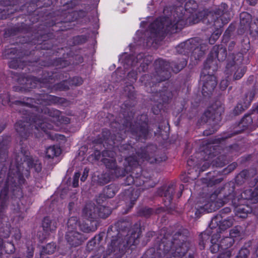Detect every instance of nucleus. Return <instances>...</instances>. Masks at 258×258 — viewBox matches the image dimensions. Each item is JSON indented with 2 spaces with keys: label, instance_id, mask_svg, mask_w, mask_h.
I'll list each match as a JSON object with an SVG mask.
<instances>
[{
  "label": "nucleus",
  "instance_id": "9",
  "mask_svg": "<svg viewBox=\"0 0 258 258\" xmlns=\"http://www.w3.org/2000/svg\"><path fill=\"white\" fill-rule=\"evenodd\" d=\"M235 58L233 57V55L229 56V62L226 66V71L227 73L234 72V79L238 80L243 76L246 70L244 66H239L238 63L235 61Z\"/></svg>",
  "mask_w": 258,
  "mask_h": 258
},
{
  "label": "nucleus",
  "instance_id": "25",
  "mask_svg": "<svg viewBox=\"0 0 258 258\" xmlns=\"http://www.w3.org/2000/svg\"><path fill=\"white\" fill-rule=\"evenodd\" d=\"M234 243V239L231 237H226L220 241V247L221 250H227Z\"/></svg>",
  "mask_w": 258,
  "mask_h": 258
},
{
  "label": "nucleus",
  "instance_id": "41",
  "mask_svg": "<svg viewBox=\"0 0 258 258\" xmlns=\"http://www.w3.org/2000/svg\"><path fill=\"white\" fill-rule=\"evenodd\" d=\"M135 178L133 177L132 175H130L126 177L125 181V184L128 185H131L132 184H135Z\"/></svg>",
  "mask_w": 258,
  "mask_h": 258
},
{
  "label": "nucleus",
  "instance_id": "60",
  "mask_svg": "<svg viewBox=\"0 0 258 258\" xmlns=\"http://www.w3.org/2000/svg\"><path fill=\"white\" fill-rule=\"evenodd\" d=\"M138 165V164L136 166L131 167V171L132 170H133V168H134V167H136V168H137V169H138V167H137V166Z\"/></svg>",
  "mask_w": 258,
  "mask_h": 258
},
{
  "label": "nucleus",
  "instance_id": "59",
  "mask_svg": "<svg viewBox=\"0 0 258 258\" xmlns=\"http://www.w3.org/2000/svg\"><path fill=\"white\" fill-rule=\"evenodd\" d=\"M199 49L198 47H197L195 49H194V53H196V51H198Z\"/></svg>",
  "mask_w": 258,
  "mask_h": 258
},
{
  "label": "nucleus",
  "instance_id": "26",
  "mask_svg": "<svg viewBox=\"0 0 258 258\" xmlns=\"http://www.w3.org/2000/svg\"><path fill=\"white\" fill-rule=\"evenodd\" d=\"M255 95L254 89H251L246 92L242 97L243 103L245 104V106H248L251 102Z\"/></svg>",
  "mask_w": 258,
  "mask_h": 258
},
{
  "label": "nucleus",
  "instance_id": "31",
  "mask_svg": "<svg viewBox=\"0 0 258 258\" xmlns=\"http://www.w3.org/2000/svg\"><path fill=\"white\" fill-rule=\"evenodd\" d=\"M249 210H246L243 206H239L236 207L235 213L237 217L245 218L247 217Z\"/></svg>",
  "mask_w": 258,
  "mask_h": 258
},
{
  "label": "nucleus",
  "instance_id": "30",
  "mask_svg": "<svg viewBox=\"0 0 258 258\" xmlns=\"http://www.w3.org/2000/svg\"><path fill=\"white\" fill-rule=\"evenodd\" d=\"M211 159L212 157L211 155H209L208 157V158L206 159V161L203 164L202 167V170L203 171H204L206 169H207L212 164H213V165H215L216 166H223V165L225 164L224 163H218L217 161L216 162V163H214V161H212V162H211Z\"/></svg>",
  "mask_w": 258,
  "mask_h": 258
},
{
  "label": "nucleus",
  "instance_id": "64",
  "mask_svg": "<svg viewBox=\"0 0 258 258\" xmlns=\"http://www.w3.org/2000/svg\"><path fill=\"white\" fill-rule=\"evenodd\" d=\"M256 111L258 112V105H257V106L256 108Z\"/></svg>",
  "mask_w": 258,
  "mask_h": 258
},
{
  "label": "nucleus",
  "instance_id": "58",
  "mask_svg": "<svg viewBox=\"0 0 258 258\" xmlns=\"http://www.w3.org/2000/svg\"><path fill=\"white\" fill-rule=\"evenodd\" d=\"M173 69V71L176 73L178 72L179 70L178 69H177L176 70H174L173 69Z\"/></svg>",
  "mask_w": 258,
  "mask_h": 258
},
{
  "label": "nucleus",
  "instance_id": "6",
  "mask_svg": "<svg viewBox=\"0 0 258 258\" xmlns=\"http://www.w3.org/2000/svg\"><path fill=\"white\" fill-rule=\"evenodd\" d=\"M226 7L227 5L226 4H222L218 8L216 9L214 11V19L212 20L210 19L209 21H208L206 20V22H204V23H209L210 24L213 23L212 26L216 29V30L209 38V41L210 44H214L221 34L222 31L219 28H221L222 26L223 23L220 17L224 14V10Z\"/></svg>",
  "mask_w": 258,
  "mask_h": 258
},
{
  "label": "nucleus",
  "instance_id": "46",
  "mask_svg": "<svg viewBox=\"0 0 258 258\" xmlns=\"http://www.w3.org/2000/svg\"><path fill=\"white\" fill-rule=\"evenodd\" d=\"M134 193H135V197L131 198V204L132 205H134V202L137 200V199L138 198V197L139 196V194L137 192V191H135Z\"/></svg>",
  "mask_w": 258,
  "mask_h": 258
},
{
  "label": "nucleus",
  "instance_id": "62",
  "mask_svg": "<svg viewBox=\"0 0 258 258\" xmlns=\"http://www.w3.org/2000/svg\"><path fill=\"white\" fill-rule=\"evenodd\" d=\"M100 155V153L99 152H97L95 153V155Z\"/></svg>",
  "mask_w": 258,
  "mask_h": 258
},
{
  "label": "nucleus",
  "instance_id": "51",
  "mask_svg": "<svg viewBox=\"0 0 258 258\" xmlns=\"http://www.w3.org/2000/svg\"><path fill=\"white\" fill-rule=\"evenodd\" d=\"M195 41V39H191V40H189V42H186L184 44V46L185 47H187L188 46V45H189V43H194V42Z\"/></svg>",
  "mask_w": 258,
  "mask_h": 258
},
{
  "label": "nucleus",
  "instance_id": "23",
  "mask_svg": "<svg viewBox=\"0 0 258 258\" xmlns=\"http://www.w3.org/2000/svg\"><path fill=\"white\" fill-rule=\"evenodd\" d=\"M149 181V178H146L143 175H141L139 177H136L135 184L137 186H141L143 185L144 187L142 188V189H145L148 188L150 186V184H148Z\"/></svg>",
  "mask_w": 258,
  "mask_h": 258
},
{
  "label": "nucleus",
  "instance_id": "20",
  "mask_svg": "<svg viewBox=\"0 0 258 258\" xmlns=\"http://www.w3.org/2000/svg\"><path fill=\"white\" fill-rule=\"evenodd\" d=\"M26 124H28L26 122ZM27 124L25 123L24 121H18L15 124V128L18 133H19L22 137L27 135V133H29V128H26Z\"/></svg>",
  "mask_w": 258,
  "mask_h": 258
},
{
  "label": "nucleus",
  "instance_id": "56",
  "mask_svg": "<svg viewBox=\"0 0 258 258\" xmlns=\"http://www.w3.org/2000/svg\"><path fill=\"white\" fill-rule=\"evenodd\" d=\"M114 195V192H112V194H110V195H108L107 196L109 197L110 198L113 197Z\"/></svg>",
  "mask_w": 258,
  "mask_h": 258
},
{
  "label": "nucleus",
  "instance_id": "1",
  "mask_svg": "<svg viewBox=\"0 0 258 258\" xmlns=\"http://www.w3.org/2000/svg\"><path fill=\"white\" fill-rule=\"evenodd\" d=\"M197 3L194 0H189L186 3L184 8L178 7L173 14L174 19L171 21L169 18H159L150 25V29L153 37L160 35L164 31L173 32L182 29L187 24H194L203 20V22L214 19V11L204 10L197 13Z\"/></svg>",
  "mask_w": 258,
  "mask_h": 258
},
{
  "label": "nucleus",
  "instance_id": "24",
  "mask_svg": "<svg viewBox=\"0 0 258 258\" xmlns=\"http://www.w3.org/2000/svg\"><path fill=\"white\" fill-rule=\"evenodd\" d=\"M98 215V218H107L111 213V209L108 207H105L104 206H99L97 207Z\"/></svg>",
  "mask_w": 258,
  "mask_h": 258
},
{
  "label": "nucleus",
  "instance_id": "47",
  "mask_svg": "<svg viewBox=\"0 0 258 258\" xmlns=\"http://www.w3.org/2000/svg\"><path fill=\"white\" fill-rule=\"evenodd\" d=\"M230 211H231L230 209L228 207H226V208H224L220 211V214H221L222 215V214L223 213H228L230 212Z\"/></svg>",
  "mask_w": 258,
  "mask_h": 258
},
{
  "label": "nucleus",
  "instance_id": "43",
  "mask_svg": "<svg viewBox=\"0 0 258 258\" xmlns=\"http://www.w3.org/2000/svg\"><path fill=\"white\" fill-rule=\"evenodd\" d=\"M228 86V81L227 80H223L220 84V87L222 90H225Z\"/></svg>",
  "mask_w": 258,
  "mask_h": 258
},
{
  "label": "nucleus",
  "instance_id": "35",
  "mask_svg": "<svg viewBox=\"0 0 258 258\" xmlns=\"http://www.w3.org/2000/svg\"><path fill=\"white\" fill-rule=\"evenodd\" d=\"M38 81L35 78H29L27 79L26 85L27 88H33L36 87V84Z\"/></svg>",
  "mask_w": 258,
  "mask_h": 258
},
{
  "label": "nucleus",
  "instance_id": "52",
  "mask_svg": "<svg viewBox=\"0 0 258 258\" xmlns=\"http://www.w3.org/2000/svg\"><path fill=\"white\" fill-rule=\"evenodd\" d=\"M33 256V252L30 251L28 253L26 258H32Z\"/></svg>",
  "mask_w": 258,
  "mask_h": 258
},
{
  "label": "nucleus",
  "instance_id": "39",
  "mask_svg": "<svg viewBox=\"0 0 258 258\" xmlns=\"http://www.w3.org/2000/svg\"><path fill=\"white\" fill-rule=\"evenodd\" d=\"M239 228V227H235L233 229H231L230 232V237L233 238V237H236L239 236L240 232Z\"/></svg>",
  "mask_w": 258,
  "mask_h": 258
},
{
  "label": "nucleus",
  "instance_id": "32",
  "mask_svg": "<svg viewBox=\"0 0 258 258\" xmlns=\"http://www.w3.org/2000/svg\"><path fill=\"white\" fill-rule=\"evenodd\" d=\"M187 251V247L186 244L185 243H182L181 246L177 247L176 249L175 253L178 257H179L184 255Z\"/></svg>",
  "mask_w": 258,
  "mask_h": 258
},
{
  "label": "nucleus",
  "instance_id": "21",
  "mask_svg": "<svg viewBox=\"0 0 258 258\" xmlns=\"http://www.w3.org/2000/svg\"><path fill=\"white\" fill-rule=\"evenodd\" d=\"M60 154L59 148L53 146L47 148L45 151V157L47 159H53Z\"/></svg>",
  "mask_w": 258,
  "mask_h": 258
},
{
  "label": "nucleus",
  "instance_id": "48",
  "mask_svg": "<svg viewBox=\"0 0 258 258\" xmlns=\"http://www.w3.org/2000/svg\"><path fill=\"white\" fill-rule=\"evenodd\" d=\"M235 46V42L231 41L229 44L228 49L229 51H232L234 46Z\"/></svg>",
  "mask_w": 258,
  "mask_h": 258
},
{
  "label": "nucleus",
  "instance_id": "4",
  "mask_svg": "<svg viewBox=\"0 0 258 258\" xmlns=\"http://www.w3.org/2000/svg\"><path fill=\"white\" fill-rule=\"evenodd\" d=\"M136 236L135 233L132 234L130 237L126 238L125 241L120 237L113 238L108 246L106 251L107 254H110L113 252L117 253L120 251H123L126 247L137 244L139 240Z\"/></svg>",
  "mask_w": 258,
  "mask_h": 258
},
{
  "label": "nucleus",
  "instance_id": "45",
  "mask_svg": "<svg viewBox=\"0 0 258 258\" xmlns=\"http://www.w3.org/2000/svg\"><path fill=\"white\" fill-rule=\"evenodd\" d=\"M152 210L150 208H145L143 209L142 211V215L145 216H148L150 215L152 213Z\"/></svg>",
  "mask_w": 258,
  "mask_h": 258
},
{
  "label": "nucleus",
  "instance_id": "49",
  "mask_svg": "<svg viewBox=\"0 0 258 258\" xmlns=\"http://www.w3.org/2000/svg\"><path fill=\"white\" fill-rule=\"evenodd\" d=\"M258 0H246L247 2L249 3V5L254 6L255 5L257 2Z\"/></svg>",
  "mask_w": 258,
  "mask_h": 258
},
{
  "label": "nucleus",
  "instance_id": "27",
  "mask_svg": "<svg viewBox=\"0 0 258 258\" xmlns=\"http://www.w3.org/2000/svg\"><path fill=\"white\" fill-rule=\"evenodd\" d=\"M79 227L80 230L84 232L88 233L90 232H93L97 229V222H95L94 224H92L91 226H89L88 223H82L79 225Z\"/></svg>",
  "mask_w": 258,
  "mask_h": 258
},
{
  "label": "nucleus",
  "instance_id": "15",
  "mask_svg": "<svg viewBox=\"0 0 258 258\" xmlns=\"http://www.w3.org/2000/svg\"><path fill=\"white\" fill-rule=\"evenodd\" d=\"M58 222V218L51 219L49 217H46L42 222V227L46 232L52 231L56 230Z\"/></svg>",
  "mask_w": 258,
  "mask_h": 258
},
{
  "label": "nucleus",
  "instance_id": "36",
  "mask_svg": "<svg viewBox=\"0 0 258 258\" xmlns=\"http://www.w3.org/2000/svg\"><path fill=\"white\" fill-rule=\"evenodd\" d=\"M160 95L162 97V100L164 102H167L169 99L171 98L172 96L171 92L168 90L162 92Z\"/></svg>",
  "mask_w": 258,
  "mask_h": 258
},
{
  "label": "nucleus",
  "instance_id": "17",
  "mask_svg": "<svg viewBox=\"0 0 258 258\" xmlns=\"http://www.w3.org/2000/svg\"><path fill=\"white\" fill-rule=\"evenodd\" d=\"M174 187L173 185H169L166 189H165L162 194H161V196H164L163 199L165 205L168 207H169L172 200V197L174 192Z\"/></svg>",
  "mask_w": 258,
  "mask_h": 258
},
{
  "label": "nucleus",
  "instance_id": "14",
  "mask_svg": "<svg viewBox=\"0 0 258 258\" xmlns=\"http://www.w3.org/2000/svg\"><path fill=\"white\" fill-rule=\"evenodd\" d=\"M222 218L221 214L217 215L212 219V224H216L221 229H223L229 228L233 224V219L232 217H229L223 221H222Z\"/></svg>",
  "mask_w": 258,
  "mask_h": 258
},
{
  "label": "nucleus",
  "instance_id": "33",
  "mask_svg": "<svg viewBox=\"0 0 258 258\" xmlns=\"http://www.w3.org/2000/svg\"><path fill=\"white\" fill-rule=\"evenodd\" d=\"M252 123V119L251 117L249 115H245L244 117L241 119L240 124L242 126L247 128Z\"/></svg>",
  "mask_w": 258,
  "mask_h": 258
},
{
  "label": "nucleus",
  "instance_id": "8",
  "mask_svg": "<svg viewBox=\"0 0 258 258\" xmlns=\"http://www.w3.org/2000/svg\"><path fill=\"white\" fill-rule=\"evenodd\" d=\"M138 156L139 157L138 160L135 159L133 156H130L125 159L124 162V170L126 172H131V167L136 166L141 161L147 160L152 163L156 160L154 158H150L149 155L145 151H143L142 153H138Z\"/></svg>",
  "mask_w": 258,
  "mask_h": 258
},
{
  "label": "nucleus",
  "instance_id": "10",
  "mask_svg": "<svg viewBox=\"0 0 258 258\" xmlns=\"http://www.w3.org/2000/svg\"><path fill=\"white\" fill-rule=\"evenodd\" d=\"M155 66L157 73L162 77L159 81H164L169 77L170 65L168 62L163 59H158L155 61Z\"/></svg>",
  "mask_w": 258,
  "mask_h": 258
},
{
  "label": "nucleus",
  "instance_id": "57",
  "mask_svg": "<svg viewBox=\"0 0 258 258\" xmlns=\"http://www.w3.org/2000/svg\"><path fill=\"white\" fill-rule=\"evenodd\" d=\"M110 188H108L106 189V194H107V195L109 193V192L110 191Z\"/></svg>",
  "mask_w": 258,
  "mask_h": 258
},
{
  "label": "nucleus",
  "instance_id": "40",
  "mask_svg": "<svg viewBox=\"0 0 258 258\" xmlns=\"http://www.w3.org/2000/svg\"><path fill=\"white\" fill-rule=\"evenodd\" d=\"M80 176L79 172H76L73 177V186L76 187L79 186V179Z\"/></svg>",
  "mask_w": 258,
  "mask_h": 258
},
{
  "label": "nucleus",
  "instance_id": "61",
  "mask_svg": "<svg viewBox=\"0 0 258 258\" xmlns=\"http://www.w3.org/2000/svg\"><path fill=\"white\" fill-rule=\"evenodd\" d=\"M138 165V164L136 166L131 167V171L132 170H133V168H134V167H136V168H137V169H138V167H137V166Z\"/></svg>",
  "mask_w": 258,
  "mask_h": 258
},
{
  "label": "nucleus",
  "instance_id": "2",
  "mask_svg": "<svg viewBox=\"0 0 258 258\" xmlns=\"http://www.w3.org/2000/svg\"><path fill=\"white\" fill-rule=\"evenodd\" d=\"M56 100L55 97L45 94L40 96L37 99L39 102L35 101V104H30L29 107L31 110L26 111H33L29 119L31 121L30 126L31 129L34 127L36 130L41 129L46 132V130H51L53 128V126L48 121L53 122L57 125L70 122V118L61 115L60 111L46 106V105L55 103Z\"/></svg>",
  "mask_w": 258,
  "mask_h": 258
},
{
  "label": "nucleus",
  "instance_id": "50",
  "mask_svg": "<svg viewBox=\"0 0 258 258\" xmlns=\"http://www.w3.org/2000/svg\"><path fill=\"white\" fill-rule=\"evenodd\" d=\"M236 163H233V164L230 165L229 166H228V168L229 170H234L236 167Z\"/></svg>",
  "mask_w": 258,
  "mask_h": 258
},
{
  "label": "nucleus",
  "instance_id": "38",
  "mask_svg": "<svg viewBox=\"0 0 258 258\" xmlns=\"http://www.w3.org/2000/svg\"><path fill=\"white\" fill-rule=\"evenodd\" d=\"M223 252H221L217 258H230L231 255L230 250H223Z\"/></svg>",
  "mask_w": 258,
  "mask_h": 258
},
{
  "label": "nucleus",
  "instance_id": "12",
  "mask_svg": "<svg viewBox=\"0 0 258 258\" xmlns=\"http://www.w3.org/2000/svg\"><path fill=\"white\" fill-rule=\"evenodd\" d=\"M97 211V207L94 204L89 203L87 204L83 211V216L94 223L98 219Z\"/></svg>",
  "mask_w": 258,
  "mask_h": 258
},
{
  "label": "nucleus",
  "instance_id": "11",
  "mask_svg": "<svg viewBox=\"0 0 258 258\" xmlns=\"http://www.w3.org/2000/svg\"><path fill=\"white\" fill-rule=\"evenodd\" d=\"M66 239L70 245L74 246L79 245L84 240L83 235L77 231H68Z\"/></svg>",
  "mask_w": 258,
  "mask_h": 258
},
{
  "label": "nucleus",
  "instance_id": "13",
  "mask_svg": "<svg viewBox=\"0 0 258 258\" xmlns=\"http://www.w3.org/2000/svg\"><path fill=\"white\" fill-rule=\"evenodd\" d=\"M102 156L104 158L102 161L106 166L110 169H115L116 168V162L114 159L115 154L111 151H104L102 152Z\"/></svg>",
  "mask_w": 258,
  "mask_h": 258
},
{
  "label": "nucleus",
  "instance_id": "28",
  "mask_svg": "<svg viewBox=\"0 0 258 258\" xmlns=\"http://www.w3.org/2000/svg\"><path fill=\"white\" fill-rule=\"evenodd\" d=\"M67 226L68 231H76V229L78 226L77 217L73 216L69 218L68 221Z\"/></svg>",
  "mask_w": 258,
  "mask_h": 258
},
{
  "label": "nucleus",
  "instance_id": "37",
  "mask_svg": "<svg viewBox=\"0 0 258 258\" xmlns=\"http://www.w3.org/2000/svg\"><path fill=\"white\" fill-rule=\"evenodd\" d=\"M248 29L250 30L251 33H255L258 35V20H257L256 22L251 23Z\"/></svg>",
  "mask_w": 258,
  "mask_h": 258
},
{
  "label": "nucleus",
  "instance_id": "22",
  "mask_svg": "<svg viewBox=\"0 0 258 258\" xmlns=\"http://www.w3.org/2000/svg\"><path fill=\"white\" fill-rule=\"evenodd\" d=\"M219 238V235L218 234H214L212 236L211 242L212 245L210 246V250L212 253H216L219 251H222L220 247V243L219 244L218 239Z\"/></svg>",
  "mask_w": 258,
  "mask_h": 258
},
{
  "label": "nucleus",
  "instance_id": "42",
  "mask_svg": "<svg viewBox=\"0 0 258 258\" xmlns=\"http://www.w3.org/2000/svg\"><path fill=\"white\" fill-rule=\"evenodd\" d=\"M248 250L246 249H241L236 258H247Z\"/></svg>",
  "mask_w": 258,
  "mask_h": 258
},
{
  "label": "nucleus",
  "instance_id": "34",
  "mask_svg": "<svg viewBox=\"0 0 258 258\" xmlns=\"http://www.w3.org/2000/svg\"><path fill=\"white\" fill-rule=\"evenodd\" d=\"M248 106H245V104L238 103L233 110V113L235 115H239Z\"/></svg>",
  "mask_w": 258,
  "mask_h": 258
},
{
  "label": "nucleus",
  "instance_id": "18",
  "mask_svg": "<svg viewBox=\"0 0 258 258\" xmlns=\"http://www.w3.org/2000/svg\"><path fill=\"white\" fill-rule=\"evenodd\" d=\"M241 198L250 201L251 203H255L258 202V195L251 189H248L241 194Z\"/></svg>",
  "mask_w": 258,
  "mask_h": 258
},
{
  "label": "nucleus",
  "instance_id": "55",
  "mask_svg": "<svg viewBox=\"0 0 258 258\" xmlns=\"http://www.w3.org/2000/svg\"><path fill=\"white\" fill-rule=\"evenodd\" d=\"M204 135H206L208 136V135H210L211 134H212V133H209L207 131H206L204 132Z\"/></svg>",
  "mask_w": 258,
  "mask_h": 258
},
{
  "label": "nucleus",
  "instance_id": "3",
  "mask_svg": "<svg viewBox=\"0 0 258 258\" xmlns=\"http://www.w3.org/2000/svg\"><path fill=\"white\" fill-rule=\"evenodd\" d=\"M222 197L221 192L217 193L215 191L211 195L207 203L205 204L203 207H201V210L208 213L212 212L218 210L225 203H228L230 200H231V202L234 205H236L235 199H233V194H229L226 197L225 196L223 199H222Z\"/></svg>",
  "mask_w": 258,
  "mask_h": 258
},
{
  "label": "nucleus",
  "instance_id": "5",
  "mask_svg": "<svg viewBox=\"0 0 258 258\" xmlns=\"http://www.w3.org/2000/svg\"><path fill=\"white\" fill-rule=\"evenodd\" d=\"M227 56V51L221 46H214L207 58L205 66L206 69H209L213 72L216 71L218 67L219 62L224 60Z\"/></svg>",
  "mask_w": 258,
  "mask_h": 258
},
{
  "label": "nucleus",
  "instance_id": "63",
  "mask_svg": "<svg viewBox=\"0 0 258 258\" xmlns=\"http://www.w3.org/2000/svg\"><path fill=\"white\" fill-rule=\"evenodd\" d=\"M92 242H93V241H90V242H89V244H91H91H92Z\"/></svg>",
  "mask_w": 258,
  "mask_h": 258
},
{
  "label": "nucleus",
  "instance_id": "54",
  "mask_svg": "<svg viewBox=\"0 0 258 258\" xmlns=\"http://www.w3.org/2000/svg\"><path fill=\"white\" fill-rule=\"evenodd\" d=\"M254 192L258 195V184L256 185V186L255 188Z\"/></svg>",
  "mask_w": 258,
  "mask_h": 258
},
{
  "label": "nucleus",
  "instance_id": "44",
  "mask_svg": "<svg viewBox=\"0 0 258 258\" xmlns=\"http://www.w3.org/2000/svg\"><path fill=\"white\" fill-rule=\"evenodd\" d=\"M88 172H89V170L87 169V168H85L84 170L83 175H82V177H81V181L84 182L86 180V179H87V178L88 176Z\"/></svg>",
  "mask_w": 258,
  "mask_h": 258
},
{
  "label": "nucleus",
  "instance_id": "7",
  "mask_svg": "<svg viewBox=\"0 0 258 258\" xmlns=\"http://www.w3.org/2000/svg\"><path fill=\"white\" fill-rule=\"evenodd\" d=\"M209 69H206L204 66V69L202 72L201 77L203 82L202 94L205 96H208L212 94L217 85V80L216 77L213 74H210L212 72H208Z\"/></svg>",
  "mask_w": 258,
  "mask_h": 258
},
{
  "label": "nucleus",
  "instance_id": "16",
  "mask_svg": "<svg viewBox=\"0 0 258 258\" xmlns=\"http://www.w3.org/2000/svg\"><path fill=\"white\" fill-rule=\"evenodd\" d=\"M83 83V80L80 77L73 78L71 80H65L57 85V88L60 90H65L69 88V86H79Z\"/></svg>",
  "mask_w": 258,
  "mask_h": 258
},
{
  "label": "nucleus",
  "instance_id": "29",
  "mask_svg": "<svg viewBox=\"0 0 258 258\" xmlns=\"http://www.w3.org/2000/svg\"><path fill=\"white\" fill-rule=\"evenodd\" d=\"M249 177L248 172L247 170L242 171L236 177V182L239 184H242Z\"/></svg>",
  "mask_w": 258,
  "mask_h": 258
},
{
  "label": "nucleus",
  "instance_id": "19",
  "mask_svg": "<svg viewBox=\"0 0 258 258\" xmlns=\"http://www.w3.org/2000/svg\"><path fill=\"white\" fill-rule=\"evenodd\" d=\"M240 25L243 27V29H247L251 25V15L246 13L243 12L240 14Z\"/></svg>",
  "mask_w": 258,
  "mask_h": 258
},
{
  "label": "nucleus",
  "instance_id": "53",
  "mask_svg": "<svg viewBox=\"0 0 258 258\" xmlns=\"http://www.w3.org/2000/svg\"><path fill=\"white\" fill-rule=\"evenodd\" d=\"M237 57L238 58H237L236 61L240 60V62L241 60H242V54H241V53H238L237 54Z\"/></svg>",
  "mask_w": 258,
  "mask_h": 258
}]
</instances>
